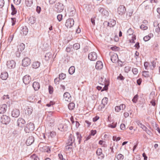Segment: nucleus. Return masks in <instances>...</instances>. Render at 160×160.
<instances>
[{
    "instance_id": "4",
    "label": "nucleus",
    "mask_w": 160,
    "mask_h": 160,
    "mask_svg": "<svg viewBox=\"0 0 160 160\" xmlns=\"http://www.w3.org/2000/svg\"><path fill=\"white\" fill-rule=\"evenodd\" d=\"M25 48V45L23 43H21L18 46V50L17 52H16V56L17 57H19L20 56V51H22Z\"/></svg>"
},
{
    "instance_id": "32",
    "label": "nucleus",
    "mask_w": 160,
    "mask_h": 160,
    "mask_svg": "<svg viewBox=\"0 0 160 160\" xmlns=\"http://www.w3.org/2000/svg\"><path fill=\"white\" fill-rule=\"evenodd\" d=\"M32 111L33 110L32 108H28L25 110V113H27L29 115L32 113Z\"/></svg>"
},
{
    "instance_id": "41",
    "label": "nucleus",
    "mask_w": 160,
    "mask_h": 160,
    "mask_svg": "<svg viewBox=\"0 0 160 160\" xmlns=\"http://www.w3.org/2000/svg\"><path fill=\"white\" fill-rule=\"evenodd\" d=\"M67 145L65 147V149L67 150H69L72 148V145H69L67 143Z\"/></svg>"
},
{
    "instance_id": "14",
    "label": "nucleus",
    "mask_w": 160,
    "mask_h": 160,
    "mask_svg": "<svg viewBox=\"0 0 160 160\" xmlns=\"http://www.w3.org/2000/svg\"><path fill=\"white\" fill-rule=\"evenodd\" d=\"M7 65L8 68H15L16 63L13 60L9 61L7 62Z\"/></svg>"
},
{
    "instance_id": "3",
    "label": "nucleus",
    "mask_w": 160,
    "mask_h": 160,
    "mask_svg": "<svg viewBox=\"0 0 160 160\" xmlns=\"http://www.w3.org/2000/svg\"><path fill=\"white\" fill-rule=\"evenodd\" d=\"M10 121V118L6 115H3L1 117V122L3 124H7Z\"/></svg>"
},
{
    "instance_id": "58",
    "label": "nucleus",
    "mask_w": 160,
    "mask_h": 160,
    "mask_svg": "<svg viewBox=\"0 0 160 160\" xmlns=\"http://www.w3.org/2000/svg\"><path fill=\"white\" fill-rule=\"evenodd\" d=\"M61 79L59 78H57L54 79V83L56 84H58L59 83V82Z\"/></svg>"
},
{
    "instance_id": "40",
    "label": "nucleus",
    "mask_w": 160,
    "mask_h": 160,
    "mask_svg": "<svg viewBox=\"0 0 160 160\" xmlns=\"http://www.w3.org/2000/svg\"><path fill=\"white\" fill-rule=\"evenodd\" d=\"M124 158L123 156L121 154H119L117 156V158L118 160H121Z\"/></svg>"
},
{
    "instance_id": "15",
    "label": "nucleus",
    "mask_w": 160,
    "mask_h": 160,
    "mask_svg": "<svg viewBox=\"0 0 160 160\" xmlns=\"http://www.w3.org/2000/svg\"><path fill=\"white\" fill-rule=\"evenodd\" d=\"M63 98L65 101L68 102H70L71 101V97L68 92H66L64 93Z\"/></svg>"
},
{
    "instance_id": "23",
    "label": "nucleus",
    "mask_w": 160,
    "mask_h": 160,
    "mask_svg": "<svg viewBox=\"0 0 160 160\" xmlns=\"http://www.w3.org/2000/svg\"><path fill=\"white\" fill-rule=\"evenodd\" d=\"M32 87L35 91H37L40 88L39 83L37 82H34L32 84Z\"/></svg>"
},
{
    "instance_id": "24",
    "label": "nucleus",
    "mask_w": 160,
    "mask_h": 160,
    "mask_svg": "<svg viewBox=\"0 0 160 160\" xmlns=\"http://www.w3.org/2000/svg\"><path fill=\"white\" fill-rule=\"evenodd\" d=\"M36 18L33 16H32L29 17L28 22L29 24L32 25L33 24L35 23L36 22Z\"/></svg>"
},
{
    "instance_id": "60",
    "label": "nucleus",
    "mask_w": 160,
    "mask_h": 160,
    "mask_svg": "<svg viewBox=\"0 0 160 160\" xmlns=\"http://www.w3.org/2000/svg\"><path fill=\"white\" fill-rule=\"evenodd\" d=\"M121 109L120 106H117L115 107V110L117 112H119Z\"/></svg>"
},
{
    "instance_id": "18",
    "label": "nucleus",
    "mask_w": 160,
    "mask_h": 160,
    "mask_svg": "<svg viewBox=\"0 0 160 160\" xmlns=\"http://www.w3.org/2000/svg\"><path fill=\"white\" fill-rule=\"evenodd\" d=\"M28 32V29L26 26H23L21 28L20 31L21 34L26 35Z\"/></svg>"
},
{
    "instance_id": "61",
    "label": "nucleus",
    "mask_w": 160,
    "mask_h": 160,
    "mask_svg": "<svg viewBox=\"0 0 160 160\" xmlns=\"http://www.w3.org/2000/svg\"><path fill=\"white\" fill-rule=\"evenodd\" d=\"M4 2L3 0H0V8H2L4 6Z\"/></svg>"
},
{
    "instance_id": "9",
    "label": "nucleus",
    "mask_w": 160,
    "mask_h": 160,
    "mask_svg": "<svg viewBox=\"0 0 160 160\" xmlns=\"http://www.w3.org/2000/svg\"><path fill=\"white\" fill-rule=\"evenodd\" d=\"M31 63V60L28 57H26L22 60V65L24 67H27Z\"/></svg>"
},
{
    "instance_id": "51",
    "label": "nucleus",
    "mask_w": 160,
    "mask_h": 160,
    "mask_svg": "<svg viewBox=\"0 0 160 160\" xmlns=\"http://www.w3.org/2000/svg\"><path fill=\"white\" fill-rule=\"evenodd\" d=\"M146 130H144L150 136H152V133L149 130V129H148V128H147V129H146Z\"/></svg>"
},
{
    "instance_id": "11",
    "label": "nucleus",
    "mask_w": 160,
    "mask_h": 160,
    "mask_svg": "<svg viewBox=\"0 0 160 160\" xmlns=\"http://www.w3.org/2000/svg\"><path fill=\"white\" fill-rule=\"evenodd\" d=\"M96 154L98 156H99L98 158L102 159L104 158V156L102 152V150L101 148H98L96 151Z\"/></svg>"
},
{
    "instance_id": "63",
    "label": "nucleus",
    "mask_w": 160,
    "mask_h": 160,
    "mask_svg": "<svg viewBox=\"0 0 160 160\" xmlns=\"http://www.w3.org/2000/svg\"><path fill=\"white\" fill-rule=\"evenodd\" d=\"M12 25L13 26L15 23L16 22V18H11Z\"/></svg>"
},
{
    "instance_id": "25",
    "label": "nucleus",
    "mask_w": 160,
    "mask_h": 160,
    "mask_svg": "<svg viewBox=\"0 0 160 160\" xmlns=\"http://www.w3.org/2000/svg\"><path fill=\"white\" fill-rule=\"evenodd\" d=\"M54 122V120L50 118V117H48L47 119L46 122L47 124L50 126L53 125Z\"/></svg>"
},
{
    "instance_id": "56",
    "label": "nucleus",
    "mask_w": 160,
    "mask_h": 160,
    "mask_svg": "<svg viewBox=\"0 0 160 160\" xmlns=\"http://www.w3.org/2000/svg\"><path fill=\"white\" fill-rule=\"evenodd\" d=\"M136 36L133 35L132 37V39L130 40V42L131 43H135V42L134 41L135 40H136Z\"/></svg>"
},
{
    "instance_id": "50",
    "label": "nucleus",
    "mask_w": 160,
    "mask_h": 160,
    "mask_svg": "<svg viewBox=\"0 0 160 160\" xmlns=\"http://www.w3.org/2000/svg\"><path fill=\"white\" fill-rule=\"evenodd\" d=\"M91 122L89 121L88 120H86L84 125L85 126H86L87 127H89L91 125Z\"/></svg>"
},
{
    "instance_id": "30",
    "label": "nucleus",
    "mask_w": 160,
    "mask_h": 160,
    "mask_svg": "<svg viewBox=\"0 0 160 160\" xmlns=\"http://www.w3.org/2000/svg\"><path fill=\"white\" fill-rule=\"evenodd\" d=\"M116 23V22L115 20H112L110 22H108V26L110 27L114 26Z\"/></svg>"
},
{
    "instance_id": "31",
    "label": "nucleus",
    "mask_w": 160,
    "mask_h": 160,
    "mask_svg": "<svg viewBox=\"0 0 160 160\" xmlns=\"http://www.w3.org/2000/svg\"><path fill=\"white\" fill-rule=\"evenodd\" d=\"M137 123L138 125L142 128L143 130H146V129H147V127L144 125L142 124L140 121L137 122Z\"/></svg>"
},
{
    "instance_id": "28",
    "label": "nucleus",
    "mask_w": 160,
    "mask_h": 160,
    "mask_svg": "<svg viewBox=\"0 0 160 160\" xmlns=\"http://www.w3.org/2000/svg\"><path fill=\"white\" fill-rule=\"evenodd\" d=\"M41 150L43 152H48L50 151V149L46 146H43L41 149Z\"/></svg>"
},
{
    "instance_id": "35",
    "label": "nucleus",
    "mask_w": 160,
    "mask_h": 160,
    "mask_svg": "<svg viewBox=\"0 0 160 160\" xmlns=\"http://www.w3.org/2000/svg\"><path fill=\"white\" fill-rule=\"evenodd\" d=\"M11 9L12 10V12L11 14L12 15H14L16 14L17 12V11L16 8L14 7L13 5L11 4Z\"/></svg>"
},
{
    "instance_id": "48",
    "label": "nucleus",
    "mask_w": 160,
    "mask_h": 160,
    "mask_svg": "<svg viewBox=\"0 0 160 160\" xmlns=\"http://www.w3.org/2000/svg\"><path fill=\"white\" fill-rule=\"evenodd\" d=\"M127 33L129 35L133 34V32L131 28H129L127 31Z\"/></svg>"
},
{
    "instance_id": "12",
    "label": "nucleus",
    "mask_w": 160,
    "mask_h": 160,
    "mask_svg": "<svg viewBox=\"0 0 160 160\" xmlns=\"http://www.w3.org/2000/svg\"><path fill=\"white\" fill-rule=\"evenodd\" d=\"M111 60L113 63H116L118 61V57L116 53H110Z\"/></svg>"
},
{
    "instance_id": "45",
    "label": "nucleus",
    "mask_w": 160,
    "mask_h": 160,
    "mask_svg": "<svg viewBox=\"0 0 160 160\" xmlns=\"http://www.w3.org/2000/svg\"><path fill=\"white\" fill-rule=\"evenodd\" d=\"M142 75L145 77H148L149 76V72L148 71H143L142 72Z\"/></svg>"
},
{
    "instance_id": "36",
    "label": "nucleus",
    "mask_w": 160,
    "mask_h": 160,
    "mask_svg": "<svg viewBox=\"0 0 160 160\" xmlns=\"http://www.w3.org/2000/svg\"><path fill=\"white\" fill-rule=\"evenodd\" d=\"M25 3L28 7H30L32 4L31 0H27L26 1Z\"/></svg>"
},
{
    "instance_id": "64",
    "label": "nucleus",
    "mask_w": 160,
    "mask_h": 160,
    "mask_svg": "<svg viewBox=\"0 0 160 160\" xmlns=\"http://www.w3.org/2000/svg\"><path fill=\"white\" fill-rule=\"evenodd\" d=\"M102 14L104 15L108 16V13L107 11L105 9L102 13Z\"/></svg>"
},
{
    "instance_id": "7",
    "label": "nucleus",
    "mask_w": 160,
    "mask_h": 160,
    "mask_svg": "<svg viewBox=\"0 0 160 160\" xmlns=\"http://www.w3.org/2000/svg\"><path fill=\"white\" fill-rule=\"evenodd\" d=\"M26 122L22 118H19L17 121V124L18 127L22 128L25 125Z\"/></svg>"
},
{
    "instance_id": "17",
    "label": "nucleus",
    "mask_w": 160,
    "mask_h": 160,
    "mask_svg": "<svg viewBox=\"0 0 160 160\" xmlns=\"http://www.w3.org/2000/svg\"><path fill=\"white\" fill-rule=\"evenodd\" d=\"M34 138L32 136H30L26 141V144L28 146L30 145L34 142Z\"/></svg>"
},
{
    "instance_id": "26",
    "label": "nucleus",
    "mask_w": 160,
    "mask_h": 160,
    "mask_svg": "<svg viewBox=\"0 0 160 160\" xmlns=\"http://www.w3.org/2000/svg\"><path fill=\"white\" fill-rule=\"evenodd\" d=\"M74 137L71 135L68 140V142L67 143L69 144V145H72L73 142L74 141Z\"/></svg>"
},
{
    "instance_id": "49",
    "label": "nucleus",
    "mask_w": 160,
    "mask_h": 160,
    "mask_svg": "<svg viewBox=\"0 0 160 160\" xmlns=\"http://www.w3.org/2000/svg\"><path fill=\"white\" fill-rule=\"evenodd\" d=\"M132 71L134 74L136 75L138 72V70L137 68H132Z\"/></svg>"
},
{
    "instance_id": "53",
    "label": "nucleus",
    "mask_w": 160,
    "mask_h": 160,
    "mask_svg": "<svg viewBox=\"0 0 160 160\" xmlns=\"http://www.w3.org/2000/svg\"><path fill=\"white\" fill-rule=\"evenodd\" d=\"M151 37L149 36H146L143 38V40L145 41H147L150 39Z\"/></svg>"
},
{
    "instance_id": "59",
    "label": "nucleus",
    "mask_w": 160,
    "mask_h": 160,
    "mask_svg": "<svg viewBox=\"0 0 160 160\" xmlns=\"http://www.w3.org/2000/svg\"><path fill=\"white\" fill-rule=\"evenodd\" d=\"M21 0H13L14 2L17 5H19L21 2Z\"/></svg>"
},
{
    "instance_id": "47",
    "label": "nucleus",
    "mask_w": 160,
    "mask_h": 160,
    "mask_svg": "<svg viewBox=\"0 0 160 160\" xmlns=\"http://www.w3.org/2000/svg\"><path fill=\"white\" fill-rule=\"evenodd\" d=\"M77 137V139L78 140V143L80 144L81 142V135L79 134L78 132L76 133Z\"/></svg>"
},
{
    "instance_id": "5",
    "label": "nucleus",
    "mask_w": 160,
    "mask_h": 160,
    "mask_svg": "<svg viewBox=\"0 0 160 160\" xmlns=\"http://www.w3.org/2000/svg\"><path fill=\"white\" fill-rule=\"evenodd\" d=\"M74 24V21L73 19L69 18L66 20L65 26L68 28H71L72 27Z\"/></svg>"
},
{
    "instance_id": "2",
    "label": "nucleus",
    "mask_w": 160,
    "mask_h": 160,
    "mask_svg": "<svg viewBox=\"0 0 160 160\" xmlns=\"http://www.w3.org/2000/svg\"><path fill=\"white\" fill-rule=\"evenodd\" d=\"M64 9V6L62 3L60 2L57 3L54 7V10L58 12H62Z\"/></svg>"
},
{
    "instance_id": "43",
    "label": "nucleus",
    "mask_w": 160,
    "mask_h": 160,
    "mask_svg": "<svg viewBox=\"0 0 160 160\" xmlns=\"http://www.w3.org/2000/svg\"><path fill=\"white\" fill-rule=\"evenodd\" d=\"M65 77L66 74L63 73H61L59 75V78L61 80L64 79Z\"/></svg>"
},
{
    "instance_id": "33",
    "label": "nucleus",
    "mask_w": 160,
    "mask_h": 160,
    "mask_svg": "<svg viewBox=\"0 0 160 160\" xmlns=\"http://www.w3.org/2000/svg\"><path fill=\"white\" fill-rule=\"evenodd\" d=\"M105 80V79H104L103 78H102V77H101L99 81V83L100 84L102 85V86H103L104 85H105V83L104 82Z\"/></svg>"
},
{
    "instance_id": "42",
    "label": "nucleus",
    "mask_w": 160,
    "mask_h": 160,
    "mask_svg": "<svg viewBox=\"0 0 160 160\" xmlns=\"http://www.w3.org/2000/svg\"><path fill=\"white\" fill-rule=\"evenodd\" d=\"M138 95L137 94L135 95L134 97L132 100L133 102L136 103L137 102L138 99Z\"/></svg>"
},
{
    "instance_id": "1",
    "label": "nucleus",
    "mask_w": 160,
    "mask_h": 160,
    "mask_svg": "<svg viewBox=\"0 0 160 160\" xmlns=\"http://www.w3.org/2000/svg\"><path fill=\"white\" fill-rule=\"evenodd\" d=\"M34 128V124L30 122L27 124L24 130L26 133H29L32 131Z\"/></svg>"
},
{
    "instance_id": "13",
    "label": "nucleus",
    "mask_w": 160,
    "mask_h": 160,
    "mask_svg": "<svg viewBox=\"0 0 160 160\" xmlns=\"http://www.w3.org/2000/svg\"><path fill=\"white\" fill-rule=\"evenodd\" d=\"M31 81V78L29 75H26L23 78V82L26 85L28 84Z\"/></svg>"
},
{
    "instance_id": "20",
    "label": "nucleus",
    "mask_w": 160,
    "mask_h": 160,
    "mask_svg": "<svg viewBox=\"0 0 160 160\" xmlns=\"http://www.w3.org/2000/svg\"><path fill=\"white\" fill-rule=\"evenodd\" d=\"M103 67L102 62L101 61H98L97 62L96 65V68L97 70L102 69Z\"/></svg>"
},
{
    "instance_id": "29",
    "label": "nucleus",
    "mask_w": 160,
    "mask_h": 160,
    "mask_svg": "<svg viewBox=\"0 0 160 160\" xmlns=\"http://www.w3.org/2000/svg\"><path fill=\"white\" fill-rule=\"evenodd\" d=\"M75 68L73 66L71 67L68 70V72L69 73L71 74H72L75 72Z\"/></svg>"
},
{
    "instance_id": "62",
    "label": "nucleus",
    "mask_w": 160,
    "mask_h": 160,
    "mask_svg": "<svg viewBox=\"0 0 160 160\" xmlns=\"http://www.w3.org/2000/svg\"><path fill=\"white\" fill-rule=\"evenodd\" d=\"M120 128L122 130H124L125 129V125L124 124H122L120 126Z\"/></svg>"
},
{
    "instance_id": "39",
    "label": "nucleus",
    "mask_w": 160,
    "mask_h": 160,
    "mask_svg": "<svg viewBox=\"0 0 160 160\" xmlns=\"http://www.w3.org/2000/svg\"><path fill=\"white\" fill-rule=\"evenodd\" d=\"M73 48L74 49L78 50L80 48V44L78 43H76L74 44L73 45Z\"/></svg>"
},
{
    "instance_id": "34",
    "label": "nucleus",
    "mask_w": 160,
    "mask_h": 160,
    "mask_svg": "<svg viewBox=\"0 0 160 160\" xmlns=\"http://www.w3.org/2000/svg\"><path fill=\"white\" fill-rule=\"evenodd\" d=\"M75 107V104L72 102L70 103L68 105V108L70 110H73Z\"/></svg>"
},
{
    "instance_id": "19",
    "label": "nucleus",
    "mask_w": 160,
    "mask_h": 160,
    "mask_svg": "<svg viewBox=\"0 0 160 160\" xmlns=\"http://www.w3.org/2000/svg\"><path fill=\"white\" fill-rule=\"evenodd\" d=\"M7 108V105L3 104L0 106V113L3 114L5 112Z\"/></svg>"
},
{
    "instance_id": "46",
    "label": "nucleus",
    "mask_w": 160,
    "mask_h": 160,
    "mask_svg": "<svg viewBox=\"0 0 160 160\" xmlns=\"http://www.w3.org/2000/svg\"><path fill=\"white\" fill-rule=\"evenodd\" d=\"M108 85H109V84H106V83H105V85H103V86H104V87L102 89L101 92L103 91H104L107 90L108 88Z\"/></svg>"
},
{
    "instance_id": "10",
    "label": "nucleus",
    "mask_w": 160,
    "mask_h": 160,
    "mask_svg": "<svg viewBox=\"0 0 160 160\" xmlns=\"http://www.w3.org/2000/svg\"><path fill=\"white\" fill-rule=\"evenodd\" d=\"M126 11L125 7L123 5H121L118 8V12L120 15H122L124 14Z\"/></svg>"
},
{
    "instance_id": "57",
    "label": "nucleus",
    "mask_w": 160,
    "mask_h": 160,
    "mask_svg": "<svg viewBox=\"0 0 160 160\" xmlns=\"http://www.w3.org/2000/svg\"><path fill=\"white\" fill-rule=\"evenodd\" d=\"M62 14H59L57 16V18L59 21H60L62 19Z\"/></svg>"
},
{
    "instance_id": "44",
    "label": "nucleus",
    "mask_w": 160,
    "mask_h": 160,
    "mask_svg": "<svg viewBox=\"0 0 160 160\" xmlns=\"http://www.w3.org/2000/svg\"><path fill=\"white\" fill-rule=\"evenodd\" d=\"M117 123H114L113 122L112 124H109L108 125V126L109 127L111 128H114L116 126Z\"/></svg>"
},
{
    "instance_id": "21",
    "label": "nucleus",
    "mask_w": 160,
    "mask_h": 160,
    "mask_svg": "<svg viewBox=\"0 0 160 160\" xmlns=\"http://www.w3.org/2000/svg\"><path fill=\"white\" fill-rule=\"evenodd\" d=\"M8 74L6 71H3L1 73L0 78L3 80H6L8 77Z\"/></svg>"
},
{
    "instance_id": "22",
    "label": "nucleus",
    "mask_w": 160,
    "mask_h": 160,
    "mask_svg": "<svg viewBox=\"0 0 160 160\" xmlns=\"http://www.w3.org/2000/svg\"><path fill=\"white\" fill-rule=\"evenodd\" d=\"M153 26L154 27H158L155 29V31L156 32H160V23H158L157 21H155L154 22Z\"/></svg>"
},
{
    "instance_id": "55",
    "label": "nucleus",
    "mask_w": 160,
    "mask_h": 160,
    "mask_svg": "<svg viewBox=\"0 0 160 160\" xmlns=\"http://www.w3.org/2000/svg\"><path fill=\"white\" fill-rule=\"evenodd\" d=\"M124 78H125L121 74H120L119 76H118L117 77V79H118L121 80H123Z\"/></svg>"
},
{
    "instance_id": "54",
    "label": "nucleus",
    "mask_w": 160,
    "mask_h": 160,
    "mask_svg": "<svg viewBox=\"0 0 160 160\" xmlns=\"http://www.w3.org/2000/svg\"><path fill=\"white\" fill-rule=\"evenodd\" d=\"M49 92L50 94H52L53 92V88L51 86H49L48 88Z\"/></svg>"
},
{
    "instance_id": "38",
    "label": "nucleus",
    "mask_w": 160,
    "mask_h": 160,
    "mask_svg": "<svg viewBox=\"0 0 160 160\" xmlns=\"http://www.w3.org/2000/svg\"><path fill=\"white\" fill-rule=\"evenodd\" d=\"M133 12L132 10H131L128 12H127L126 14L127 18H129L132 15Z\"/></svg>"
},
{
    "instance_id": "8",
    "label": "nucleus",
    "mask_w": 160,
    "mask_h": 160,
    "mask_svg": "<svg viewBox=\"0 0 160 160\" xmlns=\"http://www.w3.org/2000/svg\"><path fill=\"white\" fill-rule=\"evenodd\" d=\"M108 99V98L106 97L104 98L102 101V103L99 106L98 108L100 110H101L102 109L104 108L105 106L107 104Z\"/></svg>"
},
{
    "instance_id": "52",
    "label": "nucleus",
    "mask_w": 160,
    "mask_h": 160,
    "mask_svg": "<svg viewBox=\"0 0 160 160\" xmlns=\"http://www.w3.org/2000/svg\"><path fill=\"white\" fill-rule=\"evenodd\" d=\"M124 70L125 72L128 73L130 70V68L128 66L124 68Z\"/></svg>"
},
{
    "instance_id": "27",
    "label": "nucleus",
    "mask_w": 160,
    "mask_h": 160,
    "mask_svg": "<svg viewBox=\"0 0 160 160\" xmlns=\"http://www.w3.org/2000/svg\"><path fill=\"white\" fill-rule=\"evenodd\" d=\"M40 63L39 62H33L32 64V67L33 68L37 69L40 66Z\"/></svg>"
},
{
    "instance_id": "16",
    "label": "nucleus",
    "mask_w": 160,
    "mask_h": 160,
    "mask_svg": "<svg viewBox=\"0 0 160 160\" xmlns=\"http://www.w3.org/2000/svg\"><path fill=\"white\" fill-rule=\"evenodd\" d=\"M20 112L17 109H14L13 110L12 112V117L17 118L20 115Z\"/></svg>"
},
{
    "instance_id": "37",
    "label": "nucleus",
    "mask_w": 160,
    "mask_h": 160,
    "mask_svg": "<svg viewBox=\"0 0 160 160\" xmlns=\"http://www.w3.org/2000/svg\"><path fill=\"white\" fill-rule=\"evenodd\" d=\"M52 55L50 52H48L47 53L45 56V57L46 59H48L52 57Z\"/></svg>"
},
{
    "instance_id": "6",
    "label": "nucleus",
    "mask_w": 160,
    "mask_h": 160,
    "mask_svg": "<svg viewBox=\"0 0 160 160\" xmlns=\"http://www.w3.org/2000/svg\"><path fill=\"white\" fill-rule=\"evenodd\" d=\"M88 58L91 61H95L97 58V54L94 52H91L88 54Z\"/></svg>"
}]
</instances>
